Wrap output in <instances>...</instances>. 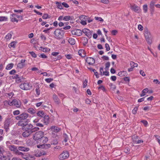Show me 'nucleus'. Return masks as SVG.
Returning <instances> with one entry per match:
<instances>
[{
	"mask_svg": "<svg viewBox=\"0 0 160 160\" xmlns=\"http://www.w3.org/2000/svg\"><path fill=\"white\" fill-rule=\"evenodd\" d=\"M28 114L26 112H23L20 115L15 117L17 120H25L28 117Z\"/></svg>",
	"mask_w": 160,
	"mask_h": 160,
	"instance_id": "obj_5",
	"label": "nucleus"
},
{
	"mask_svg": "<svg viewBox=\"0 0 160 160\" xmlns=\"http://www.w3.org/2000/svg\"><path fill=\"white\" fill-rule=\"evenodd\" d=\"M52 98L54 102L56 104L58 105L60 103V101L56 94H54L53 95Z\"/></svg>",
	"mask_w": 160,
	"mask_h": 160,
	"instance_id": "obj_21",
	"label": "nucleus"
},
{
	"mask_svg": "<svg viewBox=\"0 0 160 160\" xmlns=\"http://www.w3.org/2000/svg\"><path fill=\"white\" fill-rule=\"evenodd\" d=\"M125 73L126 71H125L120 72L118 73V75L120 77H122L125 75Z\"/></svg>",
	"mask_w": 160,
	"mask_h": 160,
	"instance_id": "obj_46",
	"label": "nucleus"
},
{
	"mask_svg": "<svg viewBox=\"0 0 160 160\" xmlns=\"http://www.w3.org/2000/svg\"><path fill=\"white\" fill-rule=\"evenodd\" d=\"M145 127H147L148 124V122L146 120H142L141 121Z\"/></svg>",
	"mask_w": 160,
	"mask_h": 160,
	"instance_id": "obj_58",
	"label": "nucleus"
},
{
	"mask_svg": "<svg viewBox=\"0 0 160 160\" xmlns=\"http://www.w3.org/2000/svg\"><path fill=\"white\" fill-rule=\"evenodd\" d=\"M12 37V35L9 33H8L5 37V38L7 40L10 39Z\"/></svg>",
	"mask_w": 160,
	"mask_h": 160,
	"instance_id": "obj_53",
	"label": "nucleus"
},
{
	"mask_svg": "<svg viewBox=\"0 0 160 160\" xmlns=\"http://www.w3.org/2000/svg\"><path fill=\"white\" fill-rule=\"evenodd\" d=\"M27 111L28 112L31 114H33L36 113L35 110L32 108H28Z\"/></svg>",
	"mask_w": 160,
	"mask_h": 160,
	"instance_id": "obj_31",
	"label": "nucleus"
},
{
	"mask_svg": "<svg viewBox=\"0 0 160 160\" xmlns=\"http://www.w3.org/2000/svg\"><path fill=\"white\" fill-rule=\"evenodd\" d=\"M4 128L5 130L7 132L9 129V127L10 126V122L9 119L6 120L4 122Z\"/></svg>",
	"mask_w": 160,
	"mask_h": 160,
	"instance_id": "obj_18",
	"label": "nucleus"
},
{
	"mask_svg": "<svg viewBox=\"0 0 160 160\" xmlns=\"http://www.w3.org/2000/svg\"><path fill=\"white\" fill-rule=\"evenodd\" d=\"M8 18L6 17L1 16L0 17V21H7Z\"/></svg>",
	"mask_w": 160,
	"mask_h": 160,
	"instance_id": "obj_44",
	"label": "nucleus"
},
{
	"mask_svg": "<svg viewBox=\"0 0 160 160\" xmlns=\"http://www.w3.org/2000/svg\"><path fill=\"white\" fill-rule=\"evenodd\" d=\"M19 87L22 90H27L31 89L32 85L29 82H24L21 84L19 85Z\"/></svg>",
	"mask_w": 160,
	"mask_h": 160,
	"instance_id": "obj_3",
	"label": "nucleus"
},
{
	"mask_svg": "<svg viewBox=\"0 0 160 160\" xmlns=\"http://www.w3.org/2000/svg\"><path fill=\"white\" fill-rule=\"evenodd\" d=\"M13 114L14 115H18L20 114V112L19 110H16L13 111Z\"/></svg>",
	"mask_w": 160,
	"mask_h": 160,
	"instance_id": "obj_49",
	"label": "nucleus"
},
{
	"mask_svg": "<svg viewBox=\"0 0 160 160\" xmlns=\"http://www.w3.org/2000/svg\"><path fill=\"white\" fill-rule=\"evenodd\" d=\"M95 19L96 20H98L100 22H103V20L101 17H95Z\"/></svg>",
	"mask_w": 160,
	"mask_h": 160,
	"instance_id": "obj_54",
	"label": "nucleus"
},
{
	"mask_svg": "<svg viewBox=\"0 0 160 160\" xmlns=\"http://www.w3.org/2000/svg\"><path fill=\"white\" fill-rule=\"evenodd\" d=\"M19 151L20 150H18V149L14 153L17 155L21 156V157L22 158L23 155H24L25 153H23L22 152H20Z\"/></svg>",
	"mask_w": 160,
	"mask_h": 160,
	"instance_id": "obj_30",
	"label": "nucleus"
},
{
	"mask_svg": "<svg viewBox=\"0 0 160 160\" xmlns=\"http://www.w3.org/2000/svg\"><path fill=\"white\" fill-rule=\"evenodd\" d=\"M86 61L90 65H93L95 62L94 59L90 57L87 58L86 59Z\"/></svg>",
	"mask_w": 160,
	"mask_h": 160,
	"instance_id": "obj_17",
	"label": "nucleus"
},
{
	"mask_svg": "<svg viewBox=\"0 0 160 160\" xmlns=\"http://www.w3.org/2000/svg\"><path fill=\"white\" fill-rule=\"evenodd\" d=\"M62 6L66 8H68L69 7L68 5L66 2H63L62 3Z\"/></svg>",
	"mask_w": 160,
	"mask_h": 160,
	"instance_id": "obj_64",
	"label": "nucleus"
},
{
	"mask_svg": "<svg viewBox=\"0 0 160 160\" xmlns=\"http://www.w3.org/2000/svg\"><path fill=\"white\" fill-rule=\"evenodd\" d=\"M155 2L154 1H152L150 4V8L151 9V13H153L154 11V8L155 5Z\"/></svg>",
	"mask_w": 160,
	"mask_h": 160,
	"instance_id": "obj_24",
	"label": "nucleus"
},
{
	"mask_svg": "<svg viewBox=\"0 0 160 160\" xmlns=\"http://www.w3.org/2000/svg\"><path fill=\"white\" fill-rule=\"evenodd\" d=\"M29 53L32 57L34 58H36L37 57L36 54L33 52H30Z\"/></svg>",
	"mask_w": 160,
	"mask_h": 160,
	"instance_id": "obj_55",
	"label": "nucleus"
},
{
	"mask_svg": "<svg viewBox=\"0 0 160 160\" xmlns=\"http://www.w3.org/2000/svg\"><path fill=\"white\" fill-rule=\"evenodd\" d=\"M13 66V64L12 63L8 64L7 66L6 69L7 70H10L12 68Z\"/></svg>",
	"mask_w": 160,
	"mask_h": 160,
	"instance_id": "obj_40",
	"label": "nucleus"
},
{
	"mask_svg": "<svg viewBox=\"0 0 160 160\" xmlns=\"http://www.w3.org/2000/svg\"><path fill=\"white\" fill-rule=\"evenodd\" d=\"M16 42H12L10 43L9 45V46L11 47H12L14 48L15 47V45Z\"/></svg>",
	"mask_w": 160,
	"mask_h": 160,
	"instance_id": "obj_47",
	"label": "nucleus"
},
{
	"mask_svg": "<svg viewBox=\"0 0 160 160\" xmlns=\"http://www.w3.org/2000/svg\"><path fill=\"white\" fill-rule=\"evenodd\" d=\"M51 145L49 144H45L44 143L42 144H40L37 146L38 148L48 149L50 148Z\"/></svg>",
	"mask_w": 160,
	"mask_h": 160,
	"instance_id": "obj_20",
	"label": "nucleus"
},
{
	"mask_svg": "<svg viewBox=\"0 0 160 160\" xmlns=\"http://www.w3.org/2000/svg\"><path fill=\"white\" fill-rule=\"evenodd\" d=\"M84 52V51L83 50H80L78 51V53L79 55L82 57H84L85 56V55L82 56V53H83Z\"/></svg>",
	"mask_w": 160,
	"mask_h": 160,
	"instance_id": "obj_50",
	"label": "nucleus"
},
{
	"mask_svg": "<svg viewBox=\"0 0 160 160\" xmlns=\"http://www.w3.org/2000/svg\"><path fill=\"white\" fill-rule=\"evenodd\" d=\"M68 42L71 45H74L75 44L76 41L73 38H70L68 40Z\"/></svg>",
	"mask_w": 160,
	"mask_h": 160,
	"instance_id": "obj_35",
	"label": "nucleus"
},
{
	"mask_svg": "<svg viewBox=\"0 0 160 160\" xmlns=\"http://www.w3.org/2000/svg\"><path fill=\"white\" fill-rule=\"evenodd\" d=\"M17 15L16 14L13 13L10 16V18L11 21L12 22H18V20L17 18Z\"/></svg>",
	"mask_w": 160,
	"mask_h": 160,
	"instance_id": "obj_15",
	"label": "nucleus"
},
{
	"mask_svg": "<svg viewBox=\"0 0 160 160\" xmlns=\"http://www.w3.org/2000/svg\"><path fill=\"white\" fill-rule=\"evenodd\" d=\"M48 141V138L46 137H44L43 135L41 138L40 142H42L44 143Z\"/></svg>",
	"mask_w": 160,
	"mask_h": 160,
	"instance_id": "obj_38",
	"label": "nucleus"
},
{
	"mask_svg": "<svg viewBox=\"0 0 160 160\" xmlns=\"http://www.w3.org/2000/svg\"><path fill=\"white\" fill-rule=\"evenodd\" d=\"M130 8L132 10L136 12H139L140 11V7L135 4L130 5Z\"/></svg>",
	"mask_w": 160,
	"mask_h": 160,
	"instance_id": "obj_12",
	"label": "nucleus"
},
{
	"mask_svg": "<svg viewBox=\"0 0 160 160\" xmlns=\"http://www.w3.org/2000/svg\"><path fill=\"white\" fill-rule=\"evenodd\" d=\"M64 141L65 142H67L68 140V137L66 134H64L63 136Z\"/></svg>",
	"mask_w": 160,
	"mask_h": 160,
	"instance_id": "obj_42",
	"label": "nucleus"
},
{
	"mask_svg": "<svg viewBox=\"0 0 160 160\" xmlns=\"http://www.w3.org/2000/svg\"><path fill=\"white\" fill-rule=\"evenodd\" d=\"M143 10L145 13L147 12L148 11V6L147 4H145L143 6Z\"/></svg>",
	"mask_w": 160,
	"mask_h": 160,
	"instance_id": "obj_48",
	"label": "nucleus"
},
{
	"mask_svg": "<svg viewBox=\"0 0 160 160\" xmlns=\"http://www.w3.org/2000/svg\"><path fill=\"white\" fill-rule=\"evenodd\" d=\"M39 152L40 153V154H41V156L46 155V152L43 150H41Z\"/></svg>",
	"mask_w": 160,
	"mask_h": 160,
	"instance_id": "obj_63",
	"label": "nucleus"
},
{
	"mask_svg": "<svg viewBox=\"0 0 160 160\" xmlns=\"http://www.w3.org/2000/svg\"><path fill=\"white\" fill-rule=\"evenodd\" d=\"M38 120L35 119L33 121V122L36 123L35 124L36 126L39 127H43L44 126V124H43L39 122H38Z\"/></svg>",
	"mask_w": 160,
	"mask_h": 160,
	"instance_id": "obj_29",
	"label": "nucleus"
},
{
	"mask_svg": "<svg viewBox=\"0 0 160 160\" xmlns=\"http://www.w3.org/2000/svg\"><path fill=\"white\" fill-rule=\"evenodd\" d=\"M23 80V78L22 76H18L17 79L15 80V82L17 83H19L22 82Z\"/></svg>",
	"mask_w": 160,
	"mask_h": 160,
	"instance_id": "obj_34",
	"label": "nucleus"
},
{
	"mask_svg": "<svg viewBox=\"0 0 160 160\" xmlns=\"http://www.w3.org/2000/svg\"><path fill=\"white\" fill-rule=\"evenodd\" d=\"M82 32L89 38H91L93 32V31H90L89 29L87 28L83 29Z\"/></svg>",
	"mask_w": 160,
	"mask_h": 160,
	"instance_id": "obj_8",
	"label": "nucleus"
},
{
	"mask_svg": "<svg viewBox=\"0 0 160 160\" xmlns=\"http://www.w3.org/2000/svg\"><path fill=\"white\" fill-rule=\"evenodd\" d=\"M22 120H20V121H19L18 123V126L22 127V128H23L26 124L27 122H24Z\"/></svg>",
	"mask_w": 160,
	"mask_h": 160,
	"instance_id": "obj_27",
	"label": "nucleus"
},
{
	"mask_svg": "<svg viewBox=\"0 0 160 160\" xmlns=\"http://www.w3.org/2000/svg\"><path fill=\"white\" fill-rule=\"evenodd\" d=\"M54 34L55 37L57 39H60L62 38L63 34L62 33L61 30L59 29H57L54 31Z\"/></svg>",
	"mask_w": 160,
	"mask_h": 160,
	"instance_id": "obj_7",
	"label": "nucleus"
},
{
	"mask_svg": "<svg viewBox=\"0 0 160 160\" xmlns=\"http://www.w3.org/2000/svg\"><path fill=\"white\" fill-rule=\"evenodd\" d=\"M22 158L26 160H34L35 159V157L34 156H31L30 155L28 156L25 153L23 155Z\"/></svg>",
	"mask_w": 160,
	"mask_h": 160,
	"instance_id": "obj_14",
	"label": "nucleus"
},
{
	"mask_svg": "<svg viewBox=\"0 0 160 160\" xmlns=\"http://www.w3.org/2000/svg\"><path fill=\"white\" fill-rule=\"evenodd\" d=\"M26 61L25 59H22L20 62H19L17 65L18 68L21 69L23 68L25 66V62Z\"/></svg>",
	"mask_w": 160,
	"mask_h": 160,
	"instance_id": "obj_16",
	"label": "nucleus"
},
{
	"mask_svg": "<svg viewBox=\"0 0 160 160\" xmlns=\"http://www.w3.org/2000/svg\"><path fill=\"white\" fill-rule=\"evenodd\" d=\"M6 152L4 151L2 153L0 154V159L1 160H10L12 157V154L9 152L6 154Z\"/></svg>",
	"mask_w": 160,
	"mask_h": 160,
	"instance_id": "obj_2",
	"label": "nucleus"
},
{
	"mask_svg": "<svg viewBox=\"0 0 160 160\" xmlns=\"http://www.w3.org/2000/svg\"><path fill=\"white\" fill-rule=\"evenodd\" d=\"M72 35L80 36L82 35V31L79 29L73 30L71 32Z\"/></svg>",
	"mask_w": 160,
	"mask_h": 160,
	"instance_id": "obj_13",
	"label": "nucleus"
},
{
	"mask_svg": "<svg viewBox=\"0 0 160 160\" xmlns=\"http://www.w3.org/2000/svg\"><path fill=\"white\" fill-rule=\"evenodd\" d=\"M27 122L25 126L23 128H22V130H26L29 132L31 130L32 125L31 124H27Z\"/></svg>",
	"mask_w": 160,
	"mask_h": 160,
	"instance_id": "obj_11",
	"label": "nucleus"
},
{
	"mask_svg": "<svg viewBox=\"0 0 160 160\" xmlns=\"http://www.w3.org/2000/svg\"><path fill=\"white\" fill-rule=\"evenodd\" d=\"M42 18L43 19H46L49 18L48 17V15L47 13H45L43 14V15L42 16Z\"/></svg>",
	"mask_w": 160,
	"mask_h": 160,
	"instance_id": "obj_59",
	"label": "nucleus"
},
{
	"mask_svg": "<svg viewBox=\"0 0 160 160\" xmlns=\"http://www.w3.org/2000/svg\"><path fill=\"white\" fill-rule=\"evenodd\" d=\"M144 34L146 39L148 42L149 44H150L151 42L150 41V33L149 32L147 28L144 30Z\"/></svg>",
	"mask_w": 160,
	"mask_h": 160,
	"instance_id": "obj_9",
	"label": "nucleus"
},
{
	"mask_svg": "<svg viewBox=\"0 0 160 160\" xmlns=\"http://www.w3.org/2000/svg\"><path fill=\"white\" fill-rule=\"evenodd\" d=\"M74 19V18L72 16H66L63 18V20L67 21L69 20H72Z\"/></svg>",
	"mask_w": 160,
	"mask_h": 160,
	"instance_id": "obj_25",
	"label": "nucleus"
},
{
	"mask_svg": "<svg viewBox=\"0 0 160 160\" xmlns=\"http://www.w3.org/2000/svg\"><path fill=\"white\" fill-rule=\"evenodd\" d=\"M56 4L57 5L58 8L60 9L63 8V7L62 4L60 2H57L56 3Z\"/></svg>",
	"mask_w": 160,
	"mask_h": 160,
	"instance_id": "obj_41",
	"label": "nucleus"
},
{
	"mask_svg": "<svg viewBox=\"0 0 160 160\" xmlns=\"http://www.w3.org/2000/svg\"><path fill=\"white\" fill-rule=\"evenodd\" d=\"M39 49L44 52H48L50 50L49 48L47 47L43 48L42 47H40Z\"/></svg>",
	"mask_w": 160,
	"mask_h": 160,
	"instance_id": "obj_32",
	"label": "nucleus"
},
{
	"mask_svg": "<svg viewBox=\"0 0 160 160\" xmlns=\"http://www.w3.org/2000/svg\"><path fill=\"white\" fill-rule=\"evenodd\" d=\"M39 130V128L37 127H33V126H32L31 130L30 131V132L32 134V133L36 132L38 131Z\"/></svg>",
	"mask_w": 160,
	"mask_h": 160,
	"instance_id": "obj_37",
	"label": "nucleus"
},
{
	"mask_svg": "<svg viewBox=\"0 0 160 160\" xmlns=\"http://www.w3.org/2000/svg\"><path fill=\"white\" fill-rule=\"evenodd\" d=\"M133 141L134 143L139 144L143 142V141L142 140H138L137 141H135L133 139Z\"/></svg>",
	"mask_w": 160,
	"mask_h": 160,
	"instance_id": "obj_51",
	"label": "nucleus"
},
{
	"mask_svg": "<svg viewBox=\"0 0 160 160\" xmlns=\"http://www.w3.org/2000/svg\"><path fill=\"white\" fill-rule=\"evenodd\" d=\"M18 150L23 152H28L29 151L30 149L28 148H26L23 147H19L18 148Z\"/></svg>",
	"mask_w": 160,
	"mask_h": 160,
	"instance_id": "obj_26",
	"label": "nucleus"
},
{
	"mask_svg": "<svg viewBox=\"0 0 160 160\" xmlns=\"http://www.w3.org/2000/svg\"><path fill=\"white\" fill-rule=\"evenodd\" d=\"M5 104L12 106H14L17 108H20L21 106V102L18 99H14L12 101H6Z\"/></svg>",
	"mask_w": 160,
	"mask_h": 160,
	"instance_id": "obj_1",
	"label": "nucleus"
},
{
	"mask_svg": "<svg viewBox=\"0 0 160 160\" xmlns=\"http://www.w3.org/2000/svg\"><path fill=\"white\" fill-rule=\"evenodd\" d=\"M130 65L131 67L134 68L135 67H137L138 66V64L137 63H135L133 61H131L130 62Z\"/></svg>",
	"mask_w": 160,
	"mask_h": 160,
	"instance_id": "obj_39",
	"label": "nucleus"
},
{
	"mask_svg": "<svg viewBox=\"0 0 160 160\" xmlns=\"http://www.w3.org/2000/svg\"><path fill=\"white\" fill-rule=\"evenodd\" d=\"M49 118L48 116H45L41 121L43 122L44 125H47L49 123Z\"/></svg>",
	"mask_w": 160,
	"mask_h": 160,
	"instance_id": "obj_19",
	"label": "nucleus"
},
{
	"mask_svg": "<svg viewBox=\"0 0 160 160\" xmlns=\"http://www.w3.org/2000/svg\"><path fill=\"white\" fill-rule=\"evenodd\" d=\"M40 38H41L43 40L45 41L46 40V37L42 34L41 33L40 34Z\"/></svg>",
	"mask_w": 160,
	"mask_h": 160,
	"instance_id": "obj_56",
	"label": "nucleus"
},
{
	"mask_svg": "<svg viewBox=\"0 0 160 160\" xmlns=\"http://www.w3.org/2000/svg\"><path fill=\"white\" fill-rule=\"evenodd\" d=\"M130 150V149L128 147H126L124 149V152L127 154H129V153Z\"/></svg>",
	"mask_w": 160,
	"mask_h": 160,
	"instance_id": "obj_45",
	"label": "nucleus"
},
{
	"mask_svg": "<svg viewBox=\"0 0 160 160\" xmlns=\"http://www.w3.org/2000/svg\"><path fill=\"white\" fill-rule=\"evenodd\" d=\"M51 129L53 132L55 133H57L61 130L60 128L55 126H52Z\"/></svg>",
	"mask_w": 160,
	"mask_h": 160,
	"instance_id": "obj_22",
	"label": "nucleus"
},
{
	"mask_svg": "<svg viewBox=\"0 0 160 160\" xmlns=\"http://www.w3.org/2000/svg\"><path fill=\"white\" fill-rule=\"evenodd\" d=\"M138 109V107H136L134 108L133 110L132 111V112L134 114L136 113Z\"/></svg>",
	"mask_w": 160,
	"mask_h": 160,
	"instance_id": "obj_52",
	"label": "nucleus"
},
{
	"mask_svg": "<svg viewBox=\"0 0 160 160\" xmlns=\"http://www.w3.org/2000/svg\"><path fill=\"white\" fill-rule=\"evenodd\" d=\"M88 69H89L91 71H92L94 73V75H95L96 77L97 78H99V77L98 76V72L96 71V70L95 69H93L91 68H88Z\"/></svg>",
	"mask_w": 160,
	"mask_h": 160,
	"instance_id": "obj_28",
	"label": "nucleus"
},
{
	"mask_svg": "<svg viewBox=\"0 0 160 160\" xmlns=\"http://www.w3.org/2000/svg\"><path fill=\"white\" fill-rule=\"evenodd\" d=\"M43 132L42 131H38L36 132L33 136V139L35 141H40L43 135Z\"/></svg>",
	"mask_w": 160,
	"mask_h": 160,
	"instance_id": "obj_4",
	"label": "nucleus"
},
{
	"mask_svg": "<svg viewBox=\"0 0 160 160\" xmlns=\"http://www.w3.org/2000/svg\"><path fill=\"white\" fill-rule=\"evenodd\" d=\"M39 57L42 58H47V56L44 53H42L40 54L39 56Z\"/></svg>",
	"mask_w": 160,
	"mask_h": 160,
	"instance_id": "obj_57",
	"label": "nucleus"
},
{
	"mask_svg": "<svg viewBox=\"0 0 160 160\" xmlns=\"http://www.w3.org/2000/svg\"><path fill=\"white\" fill-rule=\"evenodd\" d=\"M22 134V136L25 138H27L30 136L31 134L30 132H29L26 130H24Z\"/></svg>",
	"mask_w": 160,
	"mask_h": 160,
	"instance_id": "obj_23",
	"label": "nucleus"
},
{
	"mask_svg": "<svg viewBox=\"0 0 160 160\" xmlns=\"http://www.w3.org/2000/svg\"><path fill=\"white\" fill-rule=\"evenodd\" d=\"M6 144L8 146V148L11 151L14 152V153L15 152L17 149V148L16 146L14 145H9V144H10L9 141L6 142Z\"/></svg>",
	"mask_w": 160,
	"mask_h": 160,
	"instance_id": "obj_10",
	"label": "nucleus"
},
{
	"mask_svg": "<svg viewBox=\"0 0 160 160\" xmlns=\"http://www.w3.org/2000/svg\"><path fill=\"white\" fill-rule=\"evenodd\" d=\"M53 79L51 78H46L45 79V81L48 83H50L53 81Z\"/></svg>",
	"mask_w": 160,
	"mask_h": 160,
	"instance_id": "obj_60",
	"label": "nucleus"
},
{
	"mask_svg": "<svg viewBox=\"0 0 160 160\" xmlns=\"http://www.w3.org/2000/svg\"><path fill=\"white\" fill-rule=\"evenodd\" d=\"M35 91L36 93V94L37 95V97L40 94L41 91L40 89H35Z\"/></svg>",
	"mask_w": 160,
	"mask_h": 160,
	"instance_id": "obj_61",
	"label": "nucleus"
},
{
	"mask_svg": "<svg viewBox=\"0 0 160 160\" xmlns=\"http://www.w3.org/2000/svg\"><path fill=\"white\" fill-rule=\"evenodd\" d=\"M69 156V152L67 151H64L59 156L58 158L60 160H64L67 158Z\"/></svg>",
	"mask_w": 160,
	"mask_h": 160,
	"instance_id": "obj_6",
	"label": "nucleus"
},
{
	"mask_svg": "<svg viewBox=\"0 0 160 160\" xmlns=\"http://www.w3.org/2000/svg\"><path fill=\"white\" fill-rule=\"evenodd\" d=\"M34 87L36 88L35 89H39L40 88V86L38 83H36Z\"/></svg>",
	"mask_w": 160,
	"mask_h": 160,
	"instance_id": "obj_62",
	"label": "nucleus"
},
{
	"mask_svg": "<svg viewBox=\"0 0 160 160\" xmlns=\"http://www.w3.org/2000/svg\"><path fill=\"white\" fill-rule=\"evenodd\" d=\"M148 88H145L142 91V93L140 94V96L142 97L145 96L146 95V93L148 92Z\"/></svg>",
	"mask_w": 160,
	"mask_h": 160,
	"instance_id": "obj_33",
	"label": "nucleus"
},
{
	"mask_svg": "<svg viewBox=\"0 0 160 160\" xmlns=\"http://www.w3.org/2000/svg\"><path fill=\"white\" fill-rule=\"evenodd\" d=\"M82 43L84 46H85L88 43V39L85 37H83L82 38Z\"/></svg>",
	"mask_w": 160,
	"mask_h": 160,
	"instance_id": "obj_36",
	"label": "nucleus"
},
{
	"mask_svg": "<svg viewBox=\"0 0 160 160\" xmlns=\"http://www.w3.org/2000/svg\"><path fill=\"white\" fill-rule=\"evenodd\" d=\"M44 112L42 111H39L37 113V115L41 117H43L44 115Z\"/></svg>",
	"mask_w": 160,
	"mask_h": 160,
	"instance_id": "obj_43",
	"label": "nucleus"
}]
</instances>
